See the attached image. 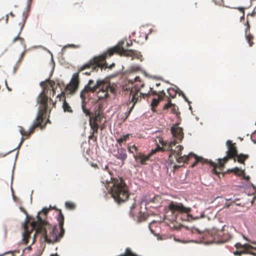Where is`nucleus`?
Returning <instances> with one entry per match:
<instances>
[{
    "instance_id": "nucleus-6",
    "label": "nucleus",
    "mask_w": 256,
    "mask_h": 256,
    "mask_svg": "<svg viewBox=\"0 0 256 256\" xmlns=\"http://www.w3.org/2000/svg\"><path fill=\"white\" fill-rule=\"evenodd\" d=\"M176 144L175 140L171 141L168 145V149L172 152L170 157L174 156L178 162H186L188 160V156L184 155L182 156V150L183 147L180 146H178L174 150H172V146Z\"/></svg>"
},
{
    "instance_id": "nucleus-18",
    "label": "nucleus",
    "mask_w": 256,
    "mask_h": 256,
    "mask_svg": "<svg viewBox=\"0 0 256 256\" xmlns=\"http://www.w3.org/2000/svg\"><path fill=\"white\" fill-rule=\"evenodd\" d=\"M92 117H90L89 120L90 125L92 129L93 130V133L96 132L98 131V124L97 121L94 120V122H92Z\"/></svg>"
},
{
    "instance_id": "nucleus-30",
    "label": "nucleus",
    "mask_w": 256,
    "mask_h": 256,
    "mask_svg": "<svg viewBox=\"0 0 256 256\" xmlns=\"http://www.w3.org/2000/svg\"><path fill=\"white\" fill-rule=\"evenodd\" d=\"M134 108V105H132L131 106V107L130 108V110L127 112H126L125 113L126 118H125L124 120H126L128 117V116L130 115V113L132 111V110Z\"/></svg>"
},
{
    "instance_id": "nucleus-63",
    "label": "nucleus",
    "mask_w": 256,
    "mask_h": 256,
    "mask_svg": "<svg viewBox=\"0 0 256 256\" xmlns=\"http://www.w3.org/2000/svg\"><path fill=\"white\" fill-rule=\"evenodd\" d=\"M11 190L12 191V186H11Z\"/></svg>"
},
{
    "instance_id": "nucleus-62",
    "label": "nucleus",
    "mask_w": 256,
    "mask_h": 256,
    "mask_svg": "<svg viewBox=\"0 0 256 256\" xmlns=\"http://www.w3.org/2000/svg\"><path fill=\"white\" fill-rule=\"evenodd\" d=\"M195 163L192 164V166H194Z\"/></svg>"
},
{
    "instance_id": "nucleus-40",
    "label": "nucleus",
    "mask_w": 256,
    "mask_h": 256,
    "mask_svg": "<svg viewBox=\"0 0 256 256\" xmlns=\"http://www.w3.org/2000/svg\"><path fill=\"white\" fill-rule=\"evenodd\" d=\"M92 68V66H90L89 68ZM88 68H87L86 69H88ZM86 68H85V70H86ZM84 70V69L83 70ZM92 71H93V70H92H92H90V72H83V73H82V74H86V75H90V72H92Z\"/></svg>"
},
{
    "instance_id": "nucleus-5",
    "label": "nucleus",
    "mask_w": 256,
    "mask_h": 256,
    "mask_svg": "<svg viewBox=\"0 0 256 256\" xmlns=\"http://www.w3.org/2000/svg\"><path fill=\"white\" fill-rule=\"evenodd\" d=\"M226 146L228 147V150L226 154L229 158H234V160H236V158H237L238 162L243 164L244 163V160L248 158V156L246 154H237V150L236 147L234 146V144H232V141L228 140L226 142Z\"/></svg>"
},
{
    "instance_id": "nucleus-55",
    "label": "nucleus",
    "mask_w": 256,
    "mask_h": 256,
    "mask_svg": "<svg viewBox=\"0 0 256 256\" xmlns=\"http://www.w3.org/2000/svg\"><path fill=\"white\" fill-rule=\"evenodd\" d=\"M139 78H140L139 77H136L135 78V80H139Z\"/></svg>"
},
{
    "instance_id": "nucleus-27",
    "label": "nucleus",
    "mask_w": 256,
    "mask_h": 256,
    "mask_svg": "<svg viewBox=\"0 0 256 256\" xmlns=\"http://www.w3.org/2000/svg\"><path fill=\"white\" fill-rule=\"evenodd\" d=\"M82 109L83 112L86 114V116H89V117H92L90 116V112L87 109L85 108L84 104L82 105Z\"/></svg>"
},
{
    "instance_id": "nucleus-24",
    "label": "nucleus",
    "mask_w": 256,
    "mask_h": 256,
    "mask_svg": "<svg viewBox=\"0 0 256 256\" xmlns=\"http://www.w3.org/2000/svg\"><path fill=\"white\" fill-rule=\"evenodd\" d=\"M159 102V100L158 98H153L152 102L151 103L152 110L154 111V108L156 106Z\"/></svg>"
},
{
    "instance_id": "nucleus-43",
    "label": "nucleus",
    "mask_w": 256,
    "mask_h": 256,
    "mask_svg": "<svg viewBox=\"0 0 256 256\" xmlns=\"http://www.w3.org/2000/svg\"><path fill=\"white\" fill-rule=\"evenodd\" d=\"M23 140H24V138H23V137H22L21 141L16 148H19Z\"/></svg>"
},
{
    "instance_id": "nucleus-32",
    "label": "nucleus",
    "mask_w": 256,
    "mask_h": 256,
    "mask_svg": "<svg viewBox=\"0 0 256 256\" xmlns=\"http://www.w3.org/2000/svg\"><path fill=\"white\" fill-rule=\"evenodd\" d=\"M65 205L66 208H72L74 206V204L70 202H66L65 203Z\"/></svg>"
},
{
    "instance_id": "nucleus-3",
    "label": "nucleus",
    "mask_w": 256,
    "mask_h": 256,
    "mask_svg": "<svg viewBox=\"0 0 256 256\" xmlns=\"http://www.w3.org/2000/svg\"><path fill=\"white\" fill-rule=\"evenodd\" d=\"M46 82H42L40 83V86L43 88V90L39 94L36 100L38 104H40L38 110L36 117L32 125L26 132H24L23 128L21 126H19V132L22 136H28L32 133L36 127L38 126L41 124L42 122V116L46 112L48 107V97L44 94V85Z\"/></svg>"
},
{
    "instance_id": "nucleus-47",
    "label": "nucleus",
    "mask_w": 256,
    "mask_h": 256,
    "mask_svg": "<svg viewBox=\"0 0 256 256\" xmlns=\"http://www.w3.org/2000/svg\"><path fill=\"white\" fill-rule=\"evenodd\" d=\"M4 82H5V84H6V86L7 88L8 89V90H10V89L8 86L6 80H5Z\"/></svg>"
},
{
    "instance_id": "nucleus-23",
    "label": "nucleus",
    "mask_w": 256,
    "mask_h": 256,
    "mask_svg": "<svg viewBox=\"0 0 256 256\" xmlns=\"http://www.w3.org/2000/svg\"><path fill=\"white\" fill-rule=\"evenodd\" d=\"M232 171L239 175L244 174V171L237 167L232 169Z\"/></svg>"
},
{
    "instance_id": "nucleus-56",
    "label": "nucleus",
    "mask_w": 256,
    "mask_h": 256,
    "mask_svg": "<svg viewBox=\"0 0 256 256\" xmlns=\"http://www.w3.org/2000/svg\"><path fill=\"white\" fill-rule=\"evenodd\" d=\"M160 86V83H156V86Z\"/></svg>"
},
{
    "instance_id": "nucleus-57",
    "label": "nucleus",
    "mask_w": 256,
    "mask_h": 256,
    "mask_svg": "<svg viewBox=\"0 0 256 256\" xmlns=\"http://www.w3.org/2000/svg\"><path fill=\"white\" fill-rule=\"evenodd\" d=\"M183 96L184 97V99L188 101V100L187 98H186V96H184V94H183Z\"/></svg>"
},
{
    "instance_id": "nucleus-21",
    "label": "nucleus",
    "mask_w": 256,
    "mask_h": 256,
    "mask_svg": "<svg viewBox=\"0 0 256 256\" xmlns=\"http://www.w3.org/2000/svg\"><path fill=\"white\" fill-rule=\"evenodd\" d=\"M236 248H244L245 249H248V248H253L252 246H250V244H240V243H238L236 244Z\"/></svg>"
},
{
    "instance_id": "nucleus-50",
    "label": "nucleus",
    "mask_w": 256,
    "mask_h": 256,
    "mask_svg": "<svg viewBox=\"0 0 256 256\" xmlns=\"http://www.w3.org/2000/svg\"><path fill=\"white\" fill-rule=\"evenodd\" d=\"M8 15H6V22H8Z\"/></svg>"
},
{
    "instance_id": "nucleus-14",
    "label": "nucleus",
    "mask_w": 256,
    "mask_h": 256,
    "mask_svg": "<svg viewBox=\"0 0 256 256\" xmlns=\"http://www.w3.org/2000/svg\"><path fill=\"white\" fill-rule=\"evenodd\" d=\"M140 90V88L136 89V92H134L133 90H130V94H132V100H131V102H130V103L132 102V105H134V106L136 104V102H138V100L140 97L141 96H142L144 98L145 96H146L147 95V94L146 93L140 92V96H138V92H139Z\"/></svg>"
},
{
    "instance_id": "nucleus-52",
    "label": "nucleus",
    "mask_w": 256,
    "mask_h": 256,
    "mask_svg": "<svg viewBox=\"0 0 256 256\" xmlns=\"http://www.w3.org/2000/svg\"><path fill=\"white\" fill-rule=\"evenodd\" d=\"M10 14L12 17H14V14H13L12 12H10Z\"/></svg>"
},
{
    "instance_id": "nucleus-31",
    "label": "nucleus",
    "mask_w": 256,
    "mask_h": 256,
    "mask_svg": "<svg viewBox=\"0 0 256 256\" xmlns=\"http://www.w3.org/2000/svg\"><path fill=\"white\" fill-rule=\"evenodd\" d=\"M232 238V236L230 234H228L226 238H222V242H226L229 240H230Z\"/></svg>"
},
{
    "instance_id": "nucleus-59",
    "label": "nucleus",
    "mask_w": 256,
    "mask_h": 256,
    "mask_svg": "<svg viewBox=\"0 0 256 256\" xmlns=\"http://www.w3.org/2000/svg\"><path fill=\"white\" fill-rule=\"evenodd\" d=\"M20 209H21L23 212H24V208H21Z\"/></svg>"
},
{
    "instance_id": "nucleus-16",
    "label": "nucleus",
    "mask_w": 256,
    "mask_h": 256,
    "mask_svg": "<svg viewBox=\"0 0 256 256\" xmlns=\"http://www.w3.org/2000/svg\"><path fill=\"white\" fill-rule=\"evenodd\" d=\"M60 98V99L62 98H64V100H63L62 108L64 109V112H72V110L70 106H69V104L66 101L64 94H61V95L58 94L57 96V98Z\"/></svg>"
},
{
    "instance_id": "nucleus-64",
    "label": "nucleus",
    "mask_w": 256,
    "mask_h": 256,
    "mask_svg": "<svg viewBox=\"0 0 256 256\" xmlns=\"http://www.w3.org/2000/svg\"><path fill=\"white\" fill-rule=\"evenodd\" d=\"M252 254L255 255V254H254V253H252Z\"/></svg>"
},
{
    "instance_id": "nucleus-4",
    "label": "nucleus",
    "mask_w": 256,
    "mask_h": 256,
    "mask_svg": "<svg viewBox=\"0 0 256 256\" xmlns=\"http://www.w3.org/2000/svg\"><path fill=\"white\" fill-rule=\"evenodd\" d=\"M109 186L112 196L117 202H124L128 199V188L122 179L114 180L110 184Z\"/></svg>"
},
{
    "instance_id": "nucleus-48",
    "label": "nucleus",
    "mask_w": 256,
    "mask_h": 256,
    "mask_svg": "<svg viewBox=\"0 0 256 256\" xmlns=\"http://www.w3.org/2000/svg\"><path fill=\"white\" fill-rule=\"evenodd\" d=\"M244 178L246 180H248L250 178V177L248 176H244Z\"/></svg>"
},
{
    "instance_id": "nucleus-53",
    "label": "nucleus",
    "mask_w": 256,
    "mask_h": 256,
    "mask_svg": "<svg viewBox=\"0 0 256 256\" xmlns=\"http://www.w3.org/2000/svg\"><path fill=\"white\" fill-rule=\"evenodd\" d=\"M26 249L28 250H31V246H28V247H27L26 248Z\"/></svg>"
},
{
    "instance_id": "nucleus-28",
    "label": "nucleus",
    "mask_w": 256,
    "mask_h": 256,
    "mask_svg": "<svg viewBox=\"0 0 256 256\" xmlns=\"http://www.w3.org/2000/svg\"><path fill=\"white\" fill-rule=\"evenodd\" d=\"M190 154H192L194 156L196 162H204V159L202 157L198 156H197L194 154L190 153Z\"/></svg>"
},
{
    "instance_id": "nucleus-46",
    "label": "nucleus",
    "mask_w": 256,
    "mask_h": 256,
    "mask_svg": "<svg viewBox=\"0 0 256 256\" xmlns=\"http://www.w3.org/2000/svg\"><path fill=\"white\" fill-rule=\"evenodd\" d=\"M108 168V165H106L104 168L102 167V168L104 169V170H107Z\"/></svg>"
},
{
    "instance_id": "nucleus-60",
    "label": "nucleus",
    "mask_w": 256,
    "mask_h": 256,
    "mask_svg": "<svg viewBox=\"0 0 256 256\" xmlns=\"http://www.w3.org/2000/svg\"><path fill=\"white\" fill-rule=\"evenodd\" d=\"M230 229H232V228H234L232 226H230Z\"/></svg>"
},
{
    "instance_id": "nucleus-49",
    "label": "nucleus",
    "mask_w": 256,
    "mask_h": 256,
    "mask_svg": "<svg viewBox=\"0 0 256 256\" xmlns=\"http://www.w3.org/2000/svg\"><path fill=\"white\" fill-rule=\"evenodd\" d=\"M144 40H146L147 39V36H146V34H144Z\"/></svg>"
},
{
    "instance_id": "nucleus-26",
    "label": "nucleus",
    "mask_w": 256,
    "mask_h": 256,
    "mask_svg": "<svg viewBox=\"0 0 256 256\" xmlns=\"http://www.w3.org/2000/svg\"><path fill=\"white\" fill-rule=\"evenodd\" d=\"M225 200L226 201L232 202H230V203L227 202L224 204V208H228L230 206V204H232V202H235V200H236V198L234 200L233 198H225Z\"/></svg>"
},
{
    "instance_id": "nucleus-42",
    "label": "nucleus",
    "mask_w": 256,
    "mask_h": 256,
    "mask_svg": "<svg viewBox=\"0 0 256 256\" xmlns=\"http://www.w3.org/2000/svg\"><path fill=\"white\" fill-rule=\"evenodd\" d=\"M134 206H135V204H133L130 206V214L132 216H133V214H132V210L133 208H134Z\"/></svg>"
},
{
    "instance_id": "nucleus-22",
    "label": "nucleus",
    "mask_w": 256,
    "mask_h": 256,
    "mask_svg": "<svg viewBox=\"0 0 256 256\" xmlns=\"http://www.w3.org/2000/svg\"><path fill=\"white\" fill-rule=\"evenodd\" d=\"M229 156H228V154L226 155V156H224V158H219L218 160V163L220 164V165L221 166H222L224 164L227 162V160H228V159Z\"/></svg>"
},
{
    "instance_id": "nucleus-36",
    "label": "nucleus",
    "mask_w": 256,
    "mask_h": 256,
    "mask_svg": "<svg viewBox=\"0 0 256 256\" xmlns=\"http://www.w3.org/2000/svg\"><path fill=\"white\" fill-rule=\"evenodd\" d=\"M56 228V227L52 229V234L54 235L55 238L56 240L57 239V235H56V232H55Z\"/></svg>"
},
{
    "instance_id": "nucleus-19",
    "label": "nucleus",
    "mask_w": 256,
    "mask_h": 256,
    "mask_svg": "<svg viewBox=\"0 0 256 256\" xmlns=\"http://www.w3.org/2000/svg\"><path fill=\"white\" fill-rule=\"evenodd\" d=\"M130 135V134H126V135H124L121 138L116 139V141L118 142L119 144H120L123 142L126 141L127 140V139L129 138Z\"/></svg>"
},
{
    "instance_id": "nucleus-34",
    "label": "nucleus",
    "mask_w": 256,
    "mask_h": 256,
    "mask_svg": "<svg viewBox=\"0 0 256 256\" xmlns=\"http://www.w3.org/2000/svg\"><path fill=\"white\" fill-rule=\"evenodd\" d=\"M243 253L242 251L236 250L234 252V254L236 256H240Z\"/></svg>"
},
{
    "instance_id": "nucleus-8",
    "label": "nucleus",
    "mask_w": 256,
    "mask_h": 256,
    "mask_svg": "<svg viewBox=\"0 0 256 256\" xmlns=\"http://www.w3.org/2000/svg\"><path fill=\"white\" fill-rule=\"evenodd\" d=\"M100 89V90L98 94V98L99 100H104L108 97V92L107 90H108L112 92H114V88L110 86V84L106 82Z\"/></svg>"
},
{
    "instance_id": "nucleus-11",
    "label": "nucleus",
    "mask_w": 256,
    "mask_h": 256,
    "mask_svg": "<svg viewBox=\"0 0 256 256\" xmlns=\"http://www.w3.org/2000/svg\"><path fill=\"white\" fill-rule=\"evenodd\" d=\"M178 124H176L171 128V132L172 136L178 140H182L183 138L184 134L182 129L178 126Z\"/></svg>"
},
{
    "instance_id": "nucleus-20",
    "label": "nucleus",
    "mask_w": 256,
    "mask_h": 256,
    "mask_svg": "<svg viewBox=\"0 0 256 256\" xmlns=\"http://www.w3.org/2000/svg\"><path fill=\"white\" fill-rule=\"evenodd\" d=\"M101 118L100 112L97 110L95 112L94 115V120L100 122Z\"/></svg>"
},
{
    "instance_id": "nucleus-15",
    "label": "nucleus",
    "mask_w": 256,
    "mask_h": 256,
    "mask_svg": "<svg viewBox=\"0 0 256 256\" xmlns=\"http://www.w3.org/2000/svg\"><path fill=\"white\" fill-rule=\"evenodd\" d=\"M114 156L117 159L124 161L127 157L126 150L122 148H118L116 152L114 154Z\"/></svg>"
},
{
    "instance_id": "nucleus-29",
    "label": "nucleus",
    "mask_w": 256,
    "mask_h": 256,
    "mask_svg": "<svg viewBox=\"0 0 256 256\" xmlns=\"http://www.w3.org/2000/svg\"><path fill=\"white\" fill-rule=\"evenodd\" d=\"M137 150V148L135 145H132L128 148V150L131 153H134V151Z\"/></svg>"
},
{
    "instance_id": "nucleus-2",
    "label": "nucleus",
    "mask_w": 256,
    "mask_h": 256,
    "mask_svg": "<svg viewBox=\"0 0 256 256\" xmlns=\"http://www.w3.org/2000/svg\"><path fill=\"white\" fill-rule=\"evenodd\" d=\"M48 209L44 208L41 212L38 213L36 222H33L28 226V221L26 220L25 222L23 224L24 232H22V241L24 244H27L28 242V238H30V235L32 232L36 230V232L32 236V240L31 244H33L36 241V236L37 234H40L44 238V241L50 243L51 240L48 238L47 236V230L49 228L50 225L47 222L40 216V214H44L46 216Z\"/></svg>"
},
{
    "instance_id": "nucleus-45",
    "label": "nucleus",
    "mask_w": 256,
    "mask_h": 256,
    "mask_svg": "<svg viewBox=\"0 0 256 256\" xmlns=\"http://www.w3.org/2000/svg\"><path fill=\"white\" fill-rule=\"evenodd\" d=\"M174 90V89L171 88H168V90H167V92H168V94H169V95H170V96L172 97V94H170V90Z\"/></svg>"
},
{
    "instance_id": "nucleus-58",
    "label": "nucleus",
    "mask_w": 256,
    "mask_h": 256,
    "mask_svg": "<svg viewBox=\"0 0 256 256\" xmlns=\"http://www.w3.org/2000/svg\"><path fill=\"white\" fill-rule=\"evenodd\" d=\"M144 86V84H141V88H142Z\"/></svg>"
},
{
    "instance_id": "nucleus-39",
    "label": "nucleus",
    "mask_w": 256,
    "mask_h": 256,
    "mask_svg": "<svg viewBox=\"0 0 256 256\" xmlns=\"http://www.w3.org/2000/svg\"><path fill=\"white\" fill-rule=\"evenodd\" d=\"M78 46H75L74 44H68V45H66V46H63L62 48H67L68 47H78Z\"/></svg>"
},
{
    "instance_id": "nucleus-1",
    "label": "nucleus",
    "mask_w": 256,
    "mask_h": 256,
    "mask_svg": "<svg viewBox=\"0 0 256 256\" xmlns=\"http://www.w3.org/2000/svg\"><path fill=\"white\" fill-rule=\"evenodd\" d=\"M113 51L108 50V52L103 53L100 55L94 56L90 59L87 63L78 68V72L73 74L72 80L69 84L66 86L67 90L69 91L70 94L74 92L78 86V73L83 71L85 68H90L92 66V70H97L98 68H100L101 70L103 68L111 69L114 66L115 64L112 63L108 66L106 62V59L108 56H112L114 52L122 56L131 57L132 59L136 58L142 60V56L140 53L136 50L132 49H108Z\"/></svg>"
},
{
    "instance_id": "nucleus-44",
    "label": "nucleus",
    "mask_w": 256,
    "mask_h": 256,
    "mask_svg": "<svg viewBox=\"0 0 256 256\" xmlns=\"http://www.w3.org/2000/svg\"><path fill=\"white\" fill-rule=\"evenodd\" d=\"M192 232H198V233L200 232V230L196 228H193L192 230Z\"/></svg>"
},
{
    "instance_id": "nucleus-33",
    "label": "nucleus",
    "mask_w": 256,
    "mask_h": 256,
    "mask_svg": "<svg viewBox=\"0 0 256 256\" xmlns=\"http://www.w3.org/2000/svg\"><path fill=\"white\" fill-rule=\"evenodd\" d=\"M175 240L176 242H182V243H184V244H186V243L189 242H195V241H194V240H190V241L186 242V241H182V240H181L178 239H175Z\"/></svg>"
},
{
    "instance_id": "nucleus-37",
    "label": "nucleus",
    "mask_w": 256,
    "mask_h": 256,
    "mask_svg": "<svg viewBox=\"0 0 256 256\" xmlns=\"http://www.w3.org/2000/svg\"><path fill=\"white\" fill-rule=\"evenodd\" d=\"M237 9L239 10H240V12L242 14V16H244V8H237Z\"/></svg>"
},
{
    "instance_id": "nucleus-9",
    "label": "nucleus",
    "mask_w": 256,
    "mask_h": 256,
    "mask_svg": "<svg viewBox=\"0 0 256 256\" xmlns=\"http://www.w3.org/2000/svg\"><path fill=\"white\" fill-rule=\"evenodd\" d=\"M168 208L172 211H177L180 212L188 213L190 211V208L185 207L181 203H170Z\"/></svg>"
},
{
    "instance_id": "nucleus-13",
    "label": "nucleus",
    "mask_w": 256,
    "mask_h": 256,
    "mask_svg": "<svg viewBox=\"0 0 256 256\" xmlns=\"http://www.w3.org/2000/svg\"><path fill=\"white\" fill-rule=\"evenodd\" d=\"M132 46V42L131 40L124 38L120 40L118 44L112 48H126Z\"/></svg>"
},
{
    "instance_id": "nucleus-17",
    "label": "nucleus",
    "mask_w": 256,
    "mask_h": 256,
    "mask_svg": "<svg viewBox=\"0 0 256 256\" xmlns=\"http://www.w3.org/2000/svg\"><path fill=\"white\" fill-rule=\"evenodd\" d=\"M58 220L60 223V237L61 238L62 236L64 234V228H63V220H64V216L62 213H60L58 216Z\"/></svg>"
},
{
    "instance_id": "nucleus-51",
    "label": "nucleus",
    "mask_w": 256,
    "mask_h": 256,
    "mask_svg": "<svg viewBox=\"0 0 256 256\" xmlns=\"http://www.w3.org/2000/svg\"><path fill=\"white\" fill-rule=\"evenodd\" d=\"M160 92L162 94L163 96H164V95H165V92H164V90H162V91Z\"/></svg>"
},
{
    "instance_id": "nucleus-7",
    "label": "nucleus",
    "mask_w": 256,
    "mask_h": 256,
    "mask_svg": "<svg viewBox=\"0 0 256 256\" xmlns=\"http://www.w3.org/2000/svg\"><path fill=\"white\" fill-rule=\"evenodd\" d=\"M105 83L104 80H98L96 83L94 84V80H90L88 85L85 86L84 88L80 92V96L81 98H84V92L88 91L94 92L97 88H100Z\"/></svg>"
},
{
    "instance_id": "nucleus-10",
    "label": "nucleus",
    "mask_w": 256,
    "mask_h": 256,
    "mask_svg": "<svg viewBox=\"0 0 256 256\" xmlns=\"http://www.w3.org/2000/svg\"><path fill=\"white\" fill-rule=\"evenodd\" d=\"M26 18V16L25 17V18H24V20L23 21L22 24H20V28L18 31V35L12 40V42L13 43L18 42L20 44V45H18L17 46H19V47H20V48H25L26 47V44L24 43V39L22 38H20V37L19 36L21 34L22 30V28H23L24 26Z\"/></svg>"
},
{
    "instance_id": "nucleus-12",
    "label": "nucleus",
    "mask_w": 256,
    "mask_h": 256,
    "mask_svg": "<svg viewBox=\"0 0 256 256\" xmlns=\"http://www.w3.org/2000/svg\"><path fill=\"white\" fill-rule=\"evenodd\" d=\"M160 149V147L158 146L157 148L154 150H152L150 154L148 156H144L142 154H139L138 156L134 155V157L136 160L139 161L140 164H145L146 162L149 159L150 156L152 154L156 152Z\"/></svg>"
},
{
    "instance_id": "nucleus-38",
    "label": "nucleus",
    "mask_w": 256,
    "mask_h": 256,
    "mask_svg": "<svg viewBox=\"0 0 256 256\" xmlns=\"http://www.w3.org/2000/svg\"><path fill=\"white\" fill-rule=\"evenodd\" d=\"M237 9L239 10H240V12L242 14V16H244V8H237Z\"/></svg>"
},
{
    "instance_id": "nucleus-35",
    "label": "nucleus",
    "mask_w": 256,
    "mask_h": 256,
    "mask_svg": "<svg viewBox=\"0 0 256 256\" xmlns=\"http://www.w3.org/2000/svg\"><path fill=\"white\" fill-rule=\"evenodd\" d=\"M172 106V104L170 102H168L166 104L164 107V109H168L170 107Z\"/></svg>"
},
{
    "instance_id": "nucleus-61",
    "label": "nucleus",
    "mask_w": 256,
    "mask_h": 256,
    "mask_svg": "<svg viewBox=\"0 0 256 256\" xmlns=\"http://www.w3.org/2000/svg\"><path fill=\"white\" fill-rule=\"evenodd\" d=\"M150 231L152 232H154L153 230H152L151 229H150Z\"/></svg>"
},
{
    "instance_id": "nucleus-54",
    "label": "nucleus",
    "mask_w": 256,
    "mask_h": 256,
    "mask_svg": "<svg viewBox=\"0 0 256 256\" xmlns=\"http://www.w3.org/2000/svg\"><path fill=\"white\" fill-rule=\"evenodd\" d=\"M50 256H58V254H52L50 255Z\"/></svg>"
},
{
    "instance_id": "nucleus-41",
    "label": "nucleus",
    "mask_w": 256,
    "mask_h": 256,
    "mask_svg": "<svg viewBox=\"0 0 256 256\" xmlns=\"http://www.w3.org/2000/svg\"><path fill=\"white\" fill-rule=\"evenodd\" d=\"M187 217H188V220H189V218H194V219H198L199 218H200L199 217H196V218H193L192 216L190 214H188V216H187Z\"/></svg>"
},
{
    "instance_id": "nucleus-25",
    "label": "nucleus",
    "mask_w": 256,
    "mask_h": 256,
    "mask_svg": "<svg viewBox=\"0 0 256 256\" xmlns=\"http://www.w3.org/2000/svg\"><path fill=\"white\" fill-rule=\"evenodd\" d=\"M246 39H247L248 42L249 44V46H252V44H254V42H252V40L254 39L252 36L251 34L247 35Z\"/></svg>"
}]
</instances>
